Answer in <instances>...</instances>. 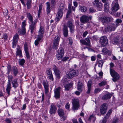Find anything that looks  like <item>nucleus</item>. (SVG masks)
Segmentation results:
<instances>
[{"instance_id": "obj_48", "label": "nucleus", "mask_w": 123, "mask_h": 123, "mask_svg": "<svg viewBox=\"0 0 123 123\" xmlns=\"http://www.w3.org/2000/svg\"><path fill=\"white\" fill-rule=\"evenodd\" d=\"M81 11L82 12H84L87 10V8L85 6H82L80 7Z\"/></svg>"}, {"instance_id": "obj_56", "label": "nucleus", "mask_w": 123, "mask_h": 123, "mask_svg": "<svg viewBox=\"0 0 123 123\" xmlns=\"http://www.w3.org/2000/svg\"><path fill=\"white\" fill-rule=\"evenodd\" d=\"M114 66V64L112 62H111L110 64V72H111V69H112Z\"/></svg>"}, {"instance_id": "obj_46", "label": "nucleus", "mask_w": 123, "mask_h": 123, "mask_svg": "<svg viewBox=\"0 0 123 123\" xmlns=\"http://www.w3.org/2000/svg\"><path fill=\"white\" fill-rule=\"evenodd\" d=\"M51 6L52 7H53L56 4L55 0H51Z\"/></svg>"}, {"instance_id": "obj_10", "label": "nucleus", "mask_w": 123, "mask_h": 123, "mask_svg": "<svg viewBox=\"0 0 123 123\" xmlns=\"http://www.w3.org/2000/svg\"><path fill=\"white\" fill-rule=\"evenodd\" d=\"M72 100L73 110H78L80 106L79 100L76 99H72Z\"/></svg>"}, {"instance_id": "obj_35", "label": "nucleus", "mask_w": 123, "mask_h": 123, "mask_svg": "<svg viewBox=\"0 0 123 123\" xmlns=\"http://www.w3.org/2000/svg\"><path fill=\"white\" fill-rule=\"evenodd\" d=\"M42 38L37 37V39L35 40L34 42V44L36 46H37L39 42H42Z\"/></svg>"}, {"instance_id": "obj_11", "label": "nucleus", "mask_w": 123, "mask_h": 123, "mask_svg": "<svg viewBox=\"0 0 123 123\" xmlns=\"http://www.w3.org/2000/svg\"><path fill=\"white\" fill-rule=\"evenodd\" d=\"M60 37L58 36H56L55 37L54 40L53 45V48L54 49H56L57 48V46L58 45Z\"/></svg>"}, {"instance_id": "obj_29", "label": "nucleus", "mask_w": 123, "mask_h": 123, "mask_svg": "<svg viewBox=\"0 0 123 123\" xmlns=\"http://www.w3.org/2000/svg\"><path fill=\"white\" fill-rule=\"evenodd\" d=\"M63 14V13H61L58 12L55 18V21L56 22L59 21L60 19L62 17Z\"/></svg>"}, {"instance_id": "obj_50", "label": "nucleus", "mask_w": 123, "mask_h": 123, "mask_svg": "<svg viewBox=\"0 0 123 123\" xmlns=\"http://www.w3.org/2000/svg\"><path fill=\"white\" fill-rule=\"evenodd\" d=\"M71 11L70 9H68L67 12V14L66 16V18H68L69 17V15H70L71 13Z\"/></svg>"}, {"instance_id": "obj_1", "label": "nucleus", "mask_w": 123, "mask_h": 123, "mask_svg": "<svg viewBox=\"0 0 123 123\" xmlns=\"http://www.w3.org/2000/svg\"><path fill=\"white\" fill-rule=\"evenodd\" d=\"M27 18L29 21L30 24L29 29L30 30L31 34H33L36 30V24L37 22L38 19H36L33 20V17L30 13H27Z\"/></svg>"}, {"instance_id": "obj_58", "label": "nucleus", "mask_w": 123, "mask_h": 123, "mask_svg": "<svg viewBox=\"0 0 123 123\" xmlns=\"http://www.w3.org/2000/svg\"><path fill=\"white\" fill-rule=\"evenodd\" d=\"M89 12L90 13H93L96 11V10L92 8H90L89 9Z\"/></svg>"}, {"instance_id": "obj_14", "label": "nucleus", "mask_w": 123, "mask_h": 123, "mask_svg": "<svg viewBox=\"0 0 123 123\" xmlns=\"http://www.w3.org/2000/svg\"><path fill=\"white\" fill-rule=\"evenodd\" d=\"M93 5L96 7V8L99 11L101 10L102 6V4L99 2L98 0H95L93 3Z\"/></svg>"}, {"instance_id": "obj_32", "label": "nucleus", "mask_w": 123, "mask_h": 123, "mask_svg": "<svg viewBox=\"0 0 123 123\" xmlns=\"http://www.w3.org/2000/svg\"><path fill=\"white\" fill-rule=\"evenodd\" d=\"M46 11L47 14L50 13L51 11V7L50 3L49 2H47L46 3Z\"/></svg>"}, {"instance_id": "obj_23", "label": "nucleus", "mask_w": 123, "mask_h": 123, "mask_svg": "<svg viewBox=\"0 0 123 123\" xmlns=\"http://www.w3.org/2000/svg\"><path fill=\"white\" fill-rule=\"evenodd\" d=\"M43 85L45 90V93L47 94L49 92V85L48 83L45 80H43Z\"/></svg>"}, {"instance_id": "obj_34", "label": "nucleus", "mask_w": 123, "mask_h": 123, "mask_svg": "<svg viewBox=\"0 0 123 123\" xmlns=\"http://www.w3.org/2000/svg\"><path fill=\"white\" fill-rule=\"evenodd\" d=\"M112 96L111 94L108 93L105 95L102 98V99L104 100H107L109 99Z\"/></svg>"}, {"instance_id": "obj_12", "label": "nucleus", "mask_w": 123, "mask_h": 123, "mask_svg": "<svg viewBox=\"0 0 123 123\" xmlns=\"http://www.w3.org/2000/svg\"><path fill=\"white\" fill-rule=\"evenodd\" d=\"M19 39L18 35V34L16 33L13 37L12 39V47L13 48L16 47V45L18 43Z\"/></svg>"}, {"instance_id": "obj_9", "label": "nucleus", "mask_w": 123, "mask_h": 123, "mask_svg": "<svg viewBox=\"0 0 123 123\" xmlns=\"http://www.w3.org/2000/svg\"><path fill=\"white\" fill-rule=\"evenodd\" d=\"M92 18V16H87L83 15L80 17V21L82 23H85L88 22L89 19L91 20Z\"/></svg>"}, {"instance_id": "obj_59", "label": "nucleus", "mask_w": 123, "mask_h": 123, "mask_svg": "<svg viewBox=\"0 0 123 123\" xmlns=\"http://www.w3.org/2000/svg\"><path fill=\"white\" fill-rule=\"evenodd\" d=\"M81 57L84 59L85 60L86 59L87 57V56H86L84 54H82L81 55Z\"/></svg>"}, {"instance_id": "obj_25", "label": "nucleus", "mask_w": 123, "mask_h": 123, "mask_svg": "<svg viewBox=\"0 0 123 123\" xmlns=\"http://www.w3.org/2000/svg\"><path fill=\"white\" fill-rule=\"evenodd\" d=\"M18 79L15 78L13 79L12 81V83L13 87L16 88L18 86V83L17 81Z\"/></svg>"}, {"instance_id": "obj_24", "label": "nucleus", "mask_w": 123, "mask_h": 123, "mask_svg": "<svg viewBox=\"0 0 123 123\" xmlns=\"http://www.w3.org/2000/svg\"><path fill=\"white\" fill-rule=\"evenodd\" d=\"M61 88L60 87L56 88L54 90L55 96L56 98H59L60 97V91Z\"/></svg>"}, {"instance_id": "obj_26", "label": "nucleus", "mask_w": 123, "mask_h": 123, "mask_svg": "<svg viewBox=\"0 0 123 123\" xmlns=\"http://www.w3.org/2000/svg\"><path fill=\"white\" fill-rule=\"evenodd\" d=\"M16 55L18 56L19 57H22V51L20 46L18 45V47L17 48Z\"/></svg>"}, {"instance_id": "obj_45", "label": "nucleus", "mask_w": 123, "mask_h": 123, "mask_svg": "<svg viewBox=\"0 0 123 123\" xmlns=\"http://www.w3.org/2000/svg\"><path fill=\"white\" fill-rule=\"evenodd\" d=\"M25 62V60L23 59H22L20 60L19 61V64L21 66H23Z\"/></svg>"}, {"instance_id": "obj_16", "label": "nucleus", "mask_w": 123, "mask_h": 123, "mask_svg": "<svg viewBox=\"0 0 123 123\" xmlns=\"http://www.w3.org/2000/svg\"><path fill=\"white\" fill-rule=\"evenodd\" d=\"M80 43L83 45H86L88 46H90V41L88 37L86 38L85 40L82 39L80 40Z\"/></svg>"}, {"instance_id": "obj_31", "label": "nucleus", "mask_w": 123, "mask_h": 123, "mask_svg": "<svg viewBox=\"0 0 123 123\" xmlns=\"http://www.w3.org/2000/svg\"><path fill=\"white\" fill-rule=\"evenodd\" d=\"M92 83V81L91 80H89L87 83L88 90L86 92V93H90Z\"/></svg>"}, {"instance_id": "obj_43", "label": "nucleus", "mask_w": 123, "mask_h": 123, "mask_svg": "<svg viewBox=\"0 0 123 123\" xmlns=\"http://www.w3.org/2000/svg\"><path fill=\"white\" fill-rule=\"evenodd\" d=\"M104 10L105 11H107L108 10L109 7V4L107 2H105L104 5Z\"/></svg>"}, {"instance_id": "obj_22", "label": "nucleus", "mask_w": 123, "mask_h": 123, "mask_svg": "<svg viewBox=\"0 0 123 123\" xmlns=\"http://www.w3.org/2000/svg\"><path fill=\"white\" fill-rule=\"evenodd\" d=\"M63 34L65 37H67L68 35V31L67 27L64 25L63 28Z\"/></svg>"}, {"instance_id": "obj_61", "label": "nucleus", "mask_w": 123, "mask_h": 123, "mask_svg": "<svg viewBox=\"0 0 123 123\" xmlns=\"http://www.w3.org/2000/svg\"><path fill=\"white\" fill-rule=\"evenodd\" d=\"M4 14L5 15H7L8 14V11L7 9L5 10V11H3Z\"/></svg>"}, {"instance_id": "obj_53", "label": "nucleus", "mask_w": 123, "mask_h": 123, "mask_svg": "<svg viewBox=\"0 0 123 123\" xmlns=\"http://www.w3.org/2000/svg\"><path fill=\"white\" fill-rule=\"evenodd\" d=\"M100 91L101 89L100 88H97L95 89L94 92L96 93H97L99 92Z\"/></svg>"}, {"instance_id": "obj_62", "label": "nucleus", "mask_w": 123, "mask_h": 123, "mask_svg": "<svg viewBox=\"0 0 123 123\" xmlns=\"http://www.w3.org/2000/svg\"><path fill=\"white\" fill-rule=\"evenodd\" d=\"M69 58L67 56H65L62 59V60L63 61H66Z\"/></svg>"}, {"instance_id": "obj_33", "label": "nucleus", "mask_w": 123, "mask_h": 123, "mask_svg": "<svg viewBox=\"0 0 123 123\" xmlns=\"http://www.w3.org/2000/svg\"><path fill=\"white\" fill-rule=\"evenodd\" d=\"M12 70L13 72L14 76H16L18 72L17 67L16 66H13L12 68Z\"/></svg>"}, {"instance_id": "obj_39", "label": "nucleus", "mask_w": 123, "mask_h": 123, "mask_svg": "<svg viewBox=\"0 0 123 123\" xmlns=\"http://www.w3.org/2000/svg\"><path fill=\"white\" fill-rule=\"evenodd\" d=\"M31 0H27L26 5L27 9H30L31 6Z\"/></svg>"}, {"instance_id": "obj_55", "label": "nucleus", "mask_w": 123, "mask_h": 123, "mask_svg": "<svg viewBox=\"0 0 123 123\" xmlns=\"http://www.w3.org/2000/svg\"><path fill=\"white\" fill-rule=\"evenodd\" d=\"M5 121L6 123H11V119L8 118H6L5 120Z\"/></svg>"}, {"instance_id": "obj_38", "label": "nucleus", "mask_w": 123, "mask_h": 123, "mask_svg": "<svg viewBox=\"0 0 123 123\" xmlns=\"http://www.w3.org/2000/svg\"><path fill=\"white\" fill-rule=\"evenodd\" d=\"M122 22V20L120 18H118L115 21V25L117 27L118 26L119 24H121Z\"/></svg>"}, {"instance_id": "obj_30", "label": "nucleus", "mask_w": 123, "mask_h": 123, "mask_svg": "<svg viewBox=\"0 0 123 123\" xmlns=\"http://www.w3.org/2000/svg\"><path fill=\"white\" fill-rule=\"evenodd\" d=\"M83 84L81 82H78L77 85V89L80 92H81L83 90Z\"/></svg>"}, {"instance_id": "obj_28", "label": "nucleus", "mask_w": 123, "mask_h": 123, "mask_svg": "<svg viewBox=\"0 0 123 123\" xmlns=\"http://www.w3.org/2000/svg\"><path fill=\"white\" fill-rule=\"evenodd\" d=\"M66 91H69L73 86V83H70L66 84H63Z\"/></svg>"}, {"instance_id": "obj_21", "label": "nucleus", "mask_w": 123, "mask_h": 123, "mask_svg": "<svg viewBox=\"0 0 123 123\" xmlns=\"http://www.w3.org/2000/svg\"><path fill=\"white\" fill-rule=\"evenodd\" d=\"M44 31V29L43 27L40 26L38 31V34L37 37L43 38Z\"/></svg>"}, {"instance_id": "obj_51", "label": "nucleus", "mask_w": 123, "mask_h": 123, "mask_svg": "<svg viewBox=\"0 0 123 123\" xmlns=\"http://www.w3.org/2000/svg\"><path fill=\"white\" fill-rule=\"evenodd\" d=\"M22 29H25V26L26 25L25 24V21H24L22 23Z\"/></svg>"}, {"instance_id": "obj_64", "label": "nucleus", "mask_w": 123, "mask_h": 123, "mask_svg": "<svg viewBox=\"0 0 123 123\" xmlns=\"http://www.w3.org/2000/svg\"><path fill=\"white\" fill-rule=\"evenodd\" d=\"M97 39L96 36H94L92 37V41H95Z\"/></svg>"}, {"instance_id": "obj_52", "label": "nucleus", "mask_w": 123, "mask_h": 123, "mask_svg": "<svg viewBox=\"0 0 123 123\" xmlns=\"http://www.w3.org/2000/svg\"><path fill=\"white\" fill-rule=\"evenodd\" d=\"M68 39L69 41V44L71 45H72L73 43V40L72 38L71 37H69L68 38Z\"/></svg>"}, {"instance_id": "obj_36", "label": "nucleus", "mask_w": 123, "mask_h": 123, "mask_svg": "<svg viewBox=\"0 0 123 123\" xmlns=\"http://www.w3.org/2000/svg\"><path fill=\"white\" fill-rule=\"evenodd\" d=\"M119 37L118 36H117L115 37L113 39L112 43L113 44H117L119 43Z\"/></svg>"}, {"instance_id": "obj_42", "label": "nucleus", "mask_w": 123, "mask_h": 123, "mask_svg": "<svg viewBox=\"0 0 123 123\" xmlns=\"http://www.w3.org/2000/svg\"><path fill=\"white\" fill-rule=\"evenodd\" d=\"M61 121H64L67 119V116L65 114L60 116Z\"/></svg>"}, {"instance_id": "obj_20", "label": "nucleus", "mask_w": 123, "mask_h": 123, "mask_svg": "<svg viewBox=\"0 0 123 123\" xmlns=\"http://www.w3.org/2000/svg\"><path fill=\"white\" fill-rule=\"evenodd\" d=\"M112 7L111 8L112 11L115 12L117 11L119 8V6L118 3H112Z\"/></svg>"}, {"instance_id": "obj_13", "label": "nucleus", "mask_w": 123, "mask_h": 123, "mask_svg": "<svg viewBox=\"0 0 123 123\" xmlns=\"http://www.w3.org/2000/svg\"><path fill=\"white\" fill-rule=\"evenodd\" d=\"M57 110L56 105L52 103L50 106L49 112L50 114H55Z\"/></svg>"}, {"instance_id": "obj_19", "label": "nucleus", "mask_w": 123, "mask_h": 123, "mask_svg": "<svg viewBox=\"0 0 123 123\" xmlns=\"http://www.w3.org/2000/svg\"><path fill=\"white\" fill-rule=\"evenodd\" d=\"M53 70L56 77L58 79H60V78L61 72L58 68L55 66H54L53 68Z\"/></svg>"}, {"instance_id": "obj_2", "label": "nucleus", "mask_w": 123, "mask_h": 123, "mask_svg": "<svg viewBox=\"0 0 123 123\" xmlns=\"http://www.w3.org/2000/svg\"><path fill=\"white\" fill-rule=\"evenodd\" d=\"M98 20L99 21L102 22L104 24L112 21L113 20V19L111 17L104 16L99 18Z\"/></svg>"}, {"instance_id": "obj_57", "label": "nucleus", "mask_w": 123, "mask_h": 123, "mask_svg": "<svg viewBox=\"0 0 123 123\" xmlns=\"http://www.w3.org/2000/svg\"><path fill=\"white\" fill-rule=\"evenodd\" d=\"M118 120L117 118L114 119L112 121V123H118Z\"/></svg>"}, {"instance_id": "obj_7", "label": "nucleus", "mask_w": 123, "mask_h": 123, "mask_svg": "<svg viewBox=\"0 0 123 123\" xmlns=\"http://www.w3.org/2000/svg\"><path fill=\"white\" fill-rule=\"evenodd\" d=\"M117 27L115 24L114 23H110L107 26L105 27L104 31L106 32L107 31H114Z\"/></svg>"}, {"instance_id": "obj_5", "label": "nucleus", "mask_w": 123, "mask_h": 123, "mask_svg": "<svg viewBox=\"0 0 123 123\" xmlns=\"http://www.w3.org/2000/svg\"><path fill=\"white\" fill-rule=\"evenodd\" d=\"M78 74V71L76 70H72L67 74V77L69 79H72L74 77L77 76Z\"/></svg>"}, {"instance_id": "obj_37", "label": "nucleus", "mask_w": 123, "mask_h": 123, "mask_svg": "<svg viewBox=\"0 0 123 123\" xmlns=\"http://www.w3.org/2000/svg\"><path fill=\"white\" fill-rule=\"evenodd\" d=\"M64 5L63 4H60L58 12L63 13L62 11L64 9Z\"/></svg>"}, {"instance_id": "obj_47", "label": "nucleus", "mask_w": 123, "mask_h": 123, "mask_svg": "<svg viewBox=\"0 0 123 123\" xmlns=\"http://www.w3.org/2000/svg\"><path fill=\"white\" fill-rule=\"evenodd\" d=\"M106 82L105 81H101L100 83H99L98 85L99 86H102L106 84Z\"/></svg>"}, {"instance_id": "obj_15", "label": "nucleus", "mask_w": 123, "mask_h": 123, "mask_svg": "<svg viewBox=\"0 0 123 123\" xmlns=\"http://www.w3.org/2000/svg\"><path fill=\"white\" fill-rule=\"evenodd\" d=\"M67 26L69 28L70 32L71 33H73L74 32L75 26L73 24L72 22L69 21L68 22Z\"/></svg>"}, {"instance_id": "obj_4", "label": "nucleus", "mask_w": 123, "mask_h": 123, "mask_svg": "<svg viewBox=\"0 0 123 123\" xmlns=\"http://www.w3.org/2000/svg\"><path fill=\"white\" fill-rule=\"evenodd\" d=\"M101 47H104L108 45V39L106 37L102 36L100 37L99 41Z\"/></svg>"}, {"instance_id": "obj_18", "label": "nucleus", "mask_w": 123, "mask_h": 123, "mask_svg": "<svg viewBox=\"0 0 123 123\" xmlns=\"http://www.w3.org/2000/svg\"><path fill=\"white\" fill-rule=\"evenodd\" d=\"M46 72L49 79L51 80H53L54 79L51 68H48L46 70Z\"/></svg>"}, {"instance_id": "obj_8", "label": "nucleus", "mask_w": 123, "mask_h": 123, "mask_svg": "<svg viewBox=\"0 0 123 123\" xmlns=\"http://www.w3.org/2000/svg\"><path fill=\"white\" fill-rule=\"evenodd\" d=\"M64 49L62 47L60 48L57 50L56 57L58 60L61 59L64 55Z\"/></svg>"}, {"instance_id": "obj_54", "label": "nucleus", "mask_w": 123, "mask_h": 123, "mask_svg": "<svg viewBox=\"0 0 123 123\" xmlns=\"http://www.w3.org/2000/svg\"><path fill=\"white\" fill-rule=\"evenodd\" d=\"M25 52L26 54V56L27 59L30 58V56L29 55V54L28 51H25Z\"/></svg>"}, {"instance_id": "obj_6", "label": "nucleus", "mask_w": 123, "mask_h": 123, "mask_svg": "<svg viewBox=\"0 0 123 123\" xmlns=\"http://www.w3.org/2000/svg\"><path fill=\"white\" fill-rule=\"evenodd\" d=\"M110 74L113 78L112 80L114 82H115L119 79V75L114 69H111Z\"/></svg>"}, {"instance_id": "obj_17", "label": "nucleus", "mask_w": 123, "mask_h": 123, "mask_svg": "<svg viewBox=\"0 0 123 123\" xmlns=\"http://www.w3.org/2000/svg\"><path fill=\"white\" fill-rule=\"evenodd\" d=\"M107 109V105L106 104H103L100 107V112L102 114H105L106 112Z\"/></svg>"}, {"instance_id": "obj_3", "label": "nucleus", "mask_w": 123, "mask_h": 123, "mask_svg": "<svg viewBox=\"0 0 123 123\" xmlns=\"http://www.w3.org/2000/svg\"><path fill=\"white\" fill-rule=\"evenodd\" d=\"M8 82L7 85V87L6 89V92L8 94V96H9L10 94V91L11 88V83L10 80L12 81L13 79V76L11 75H8Z\"/></svg>"}, {"instance_id": "obj_63", "label": "nucleus", "mask_w": 123, "mask_h": 123, "mask_svg": "<svg viewBox=\"0 0 123 123\" xmlns=\"http://www.w3.org/2000/svg\"><path fill=\"white\" fill-rule=\"evenodd\" d=\"M24 48L25 51H28V48L26 44H24Z\"/></svg>"}, {"instance_id": "obj_40", "label": "nucleus", "mask_w": 123, "mask_h": 123, "mask_svg": "<svg viewBox=\"0 0 123 123\" xmlns=\"http://www.w3.org/2000/svg\"><path fill=\"white\" fill-rule=\"evenodd\" d=\"M58 113L59 116L65 114L64 110L62 109H58Z\"/></svg>"}, {"instance_id": "obj_60", "label": "nucleus", "mask_w": 123, "mask_h": 123, "mask_svg": "<svg viewBox=\"0 0 123 123\" xmlns=\"http://www.w3.org/2000/svg\"><path fill=\"white\" fill-rule=\"evenodd\" d=\"M3 37L2 38H3L4 39L7 40L8 38V36L6 34H4L3 35Z\"/></svg>"}, {"instance_id": "obj_49", "label": "nucleus", "mask_w": 123, "mask_h": 123, "mask_svg": "<svg viewBox=\"0 0 123 123\" xmlns=\"http://www.w3.org/2000/svg\"><path fill=\"white\" fill-rule=\"evenodd\" d=\"M7 74H9L11 69V66L10 65H8L7 67Z\"/></svg>"}, {"instance_id": "obj_44", "label": "nucleus", "mask_w": 123, "mask_h": 123, "mask_svg": "<svg viewBox=\"0 0 123 123\" xmlns=\"http://www.w3.org/2000/svg\"><path fill=\"white\" fill-rule=\"evenodd\" d=\"M104 62V61L102 60H99L98 61V66L99 67L102 68Z\"/></svg>"}, {"instance_id": "obj_41", "label": "nucleus", "mask_w": 123, "mask_h": 123, "mask_svg": "<svg viewBox=\"0 0 123 123\" xmlns=\"http://www.w3.org/2000/svg\"><path fill=\"white\" fill-rule=\"evenodd\" d=\"M19 33L21 35H24L26 33V29H22L21 30H20L18 31Z\"/></svg>"}, {"instance_id": "obj_27", "label": "nucleus", "mask_w": 123, "mask_h": 123, "mask_svg": "<svg viewBox=\"0 0 123 123\" xmlns=\"http://www.w3.org/2000/svg\"><path fill=\"white\" fill-rule=\"evenodd\" d=\"M102 52L104 55H111L112 53L111 51L108 50L106 48H105L103 49L102 50Z\"/></svg>"}]
</instances>
